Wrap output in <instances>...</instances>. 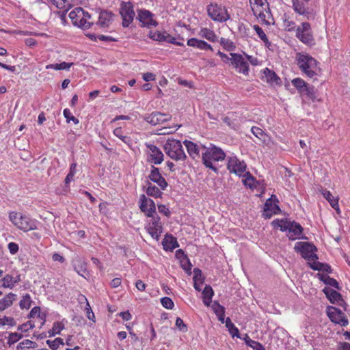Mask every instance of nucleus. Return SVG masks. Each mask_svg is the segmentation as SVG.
<instances>
[{"mask_svg":"<svg viewBox=\"0 0 350 350\" xmlns=\"http://www.w3.org/2000/svg\"><path fill=\"white\" fill-rule=\"evenodd\" d=\"M15 324V321L12 317L4 316L0 319V325L14 326Z\"/></svg>","mask_w":350,"mask_h":350,"instance_id":"57","label":"nucleus"},{"mask_svg":"<svg viewBox=\"0 0 350 350\" xmlns=\"http://www.w3.org/2000/svg\"><path fill=\"white\" fill-rule=\"evenodd\" d=\"M243 183L245 187H247L250 189H254L256 187V180L254 177H253L249 172H245L243 174Z\"/></svg>","mask_w":350,"mask_h":350,"instance_id":"41","label":"nucleus"},{"mask_svg":"<svg viewBox=\"0 0 350 350\" xmlns=\"http://www.w3.org/2000/svg\"><path fill=\"white\" fill-rule=\"evenodd\" d=\"M113 14L107 10H102L100 12L97 25L101 28H107L113 21Z\"/></svg>","mask_w":350,"mask_h":350,"instance_id":"24","label":"nucleus"},{"mask_svg":"<svg viewBox=\"0 0 350 350\" xmlns=\"http://www.w3.org/2000/svg\"><path fill=\"white\" fill-rule=\"evenodd\" d=\"M198 36L202 38H204L209 42H216L218 41V36L216 35L213 29L207 27H202L198 33Z\"/></svg>","mask_w":350,"mask_h":350,"instance_id":"30","label":"nucleus"},{"mask_svg":"<svg viewBox=\"0 0 350 350\" xmlns=\"http://www.w3.org/2000/svg\"><path fill=\"white\" fill-rule=\"evenodd\" d=\"M163 148L165 153L173 160L184 161L187 157L179 140L167 139Z\"/></svg>","mask_w":350,"mask_h":350,"instance_id":"8","label":"nucleus"},{"mask_svg":"<svg viewBox=\"0 0 350 350\" xmlns=\"http://www.w3.org/2000/svg\"><path fill=\"white\" fill-rule=\"evenodd\" d=\"M202 152V162L206 168L211 169L215 172L217 171V167L214 163L219 161H223L226 158V154L224 150L213 144H210L208 147L203 146Z\"/></svg>","mask_w":350,"mask_h":350,"instance_id":"2","label":"nucleus"},{"mask_svg":"<svg viewBox=\"0 0 350 350\" xmlns=\"http://www.w3.org/2000/svg\"><path fill=\"white\" fill-rule=\"evenodd\" d=\"M8 247L11 254H16L19 249L18 245L14 242L9 243Z\"/></svg>","mask_w":350,"mask_h":350,"instance_id":"64","label":"nucleus"},{"mask_svg":"<svg viewBox=\"0 0 350 350\" xmlns=\"http://www.w3.org/2000/svg\"><path fill=\"white\" fill-rule=\"evenodd\" d=\"M20 276L13 277L10 274H6L1 280L2 284L1 286L3 288H12L16 284L20 282Z\"/></svg>","mask_w":350,"mask_h":350,"instance_id":"34","label":"nucleus"},{"mask_svg":"<svg viewBox=\"0 0 350 350\" xmlns=\"http://www.w3.org/2000/svg\"><path fill=\"white\" fill-rule=\"evenodd\" d=\"M323 292L332 304H340V301H343L340 293L330 287L325 286Z\"/></svg>","mask_w":350,"mask_h":350,"instance_id":"29","label":"nucleus"},{"mask_svg":"<svg viewBox=\"0 0 350 350\" xmlns=\"http://www.w3.org/2000/svg\"><path fill=\"white\" fill-rule=\"evenodd\" d=\"M297 27V26L296 25V23L293 21H290L288 19H285L284 21V27L286 31H292L294 30L296 31Z\"/></svg>","mask_w":350,"mask_h":350,"instance_id":"56","label":"nucleus"},{"mask_svg":"<svg viewBox=\"0 0 350 350\" xmlns=\"http://www.w3.org/2000/svg\"><path fill=\"white\" fill-rule=\"evenodd\" d=\"M181 253L183 256L180 259V266L181 267L189 274H191V270L192 268V264L191 263L188 257L185 255L184 252L182 250H178L176 251V254Z\"/></svg>","mask_w":350,"mask_h":350,"instance_id":"37","label":"nucleus"},{"mask_svg":"<svg viewBox=\"0 0 350 350\" xmlns=\"http://www.w3.org/2000/svg\"><path fill=\"white\" fill-rule=\"evenodd\" d=\"M213 294L214 292L212 288L208 285H206L202 291V301L205 306H210Z\"/></svg>","mask_w":350,"mask_h":350,"instance_id":"39","label":"nucleus"},{"mask_svg":"<svg viewBox=\"0 0 350 350\" xmlns=\"http://www.w3.org/2000/svg\"><path fill=\"white\" fill-rule=\"evenodd\" d=\"M161 305L166 309H172L174 304L171 298L165 297L161 299Z\"/></svg>","mask_w":350,"mask_h":350,"instance_id":"59","label":"nucleus"},{"mask_svg":"<svg viewBox=\"0 0 350 350\" xmlns=\"http://www.w3.org/2000/svg\"><path fill=\"white\" fill-rule=\"evenodd\" d=\"M227 168L231 173L242 176L246 172L247 165L244 161L240 160L237 156L228 157Z\"/></svg>","mask_w":350,"mask_h":350,"instance_id":"14","label":"nucleus"},{"mask_svg":"<svg viewBox=\"0 0 350 350\" xmlns=\"http://www.w3.org/2000/svg\"><path fill=\"white\" fill-rule=\"evenodd\" d=\"M302 96H306L312 102H319L321 99H319L316 95V91L314 86H310L309 85L303 90L302 93H300Z\"/></svg>","mask_w":350,"mask_h":350,"instance_id":"40","label":"nucleus"},{"mask_svg":"<svg viewBox=\"0 0 350 350\" xmlns=\"http://www.w3.org/2000/svg\"><path fill=\"white\" fill-rule=\"evenodd\" d=\"M147 150V161L155 165L161 163L164 159V155L159 148L154 144H146Z\"/></svg>","mask_w":350,"mask_h":350,"instance_id":"16","label":"nucleus"},{"mask_svg":"<svg viewBox=\"0 0 350 350\" xmlns=\"http://www.w3.org/2000/svg\"><path fill=\"white\" fill-rule=\"evenodd\" d=\"M319 275V278L321 281H323L325 284L333 286L337 289H339V284L336 280L334 278H330L327 275L325 274H318Z\"/></svg>","mask_w":350,"mask_h":350,"instance_id":"42","label":"nucleus"},{"mask_svg":"<svg viewBox=\"0 0 350 350\" xmlns=\"http://www.w3.org/2000/svg\"><path fill=\"white\" fill-rule=\"evenodd\" d=\"M68 16L75 26L83 29H89L94 24L91 15L81 8L72 10Z\"/></svg>","mask_w":350,"mask_h":350,"instance_id":"6","label":"nucleus"},{"mask_svg":"<svg viewBox=\"0 0 350 350\" xmlns=\"http://www.w3.org/2000/svg\"><path fill=\"white\" fill-rule=\"evenodd\" d=\"M162 189L158 186H155L151 183H147V187L145 190L148 196L153 197L154 198H161L163 195Z\"/></svg>","mask_w":350,"mask_h":350,"instance_id":"33","label":"nucleus"},{"mask_svg":"<svg viewBox=\"0 0 350 350\" xmlns=\"http://www.w3.org/2000/svg\"><path fill=\"white\" fill-rule=\"evenodd\" d=\"M292 8L295 12L302 16L304 19L314 20L317 16L316 12L312 8L306 6V3L301 0H292Z\"/></svg>","mask_w":350,"mask_h":350,"instance_id":"13","label":"nucleus"},{"mask_svg":"<svg viewBox=\"0 0 350 350\" xmlns=\"http://www.w3.org/2000/svg\"><path fill=\"white\" fill-rule=\"evenodd\" d=\"M63 114L65 118L66 119L67 122H70V121H72L75 124H77L79 122V120L72 115V113L69 109L66 108L64 109Z\"/></svg>","mask_w":350,"mask_h":350,"instance_id":"55","label":"nucleus"},{"mask_svg":"<svg viewBox=\"0 0 350 350\" xmlns=\"http://www.w3.org/2000/svg\"><path fill=\"white\" fill-rule=\"evenodd\" d=\"M148 178L153 183L157 184L162 190H165L168 185L167 181L160 173L159 168L154 165L151 166V170L148 175Z\"/></svg>","mask_w":350,"mask_h":350,"instance_id":"19","label":"nucleus"},{"mask_svg":"<svg viewBox=\"0 0 350 350\" xmlns=\"http://www.w3.org/2000/svg\"><path fill=\"white\" fill-rule=\"evenodd\" d=\"M139 208L146 217H151L157 213L154 202L145 194H142L139 196Z\"/></svg>","mask_w":350,"mask_h":350,"instance_id":"15","label":"nucleus"},{"mask_svg":"<svg viewBox=\"0 0 350 350\" xmlns=\"http://www.w3.org/2000/svg\"><path fill=\"white\" fill-rule=\"evenodd\" d=\"M36 345V343L35 342L29 339H25L18 344V348L21 349L35 348Z\"/></svg>","mask_w":350,"mask_h":350,"instance_id":"54","label":"nucleus"},{"mask_svg":"<svg viewBox=\"0 0 350 350\" xmlns=\"http://www.w3.org/2000/svg\"><path fill=\"white\" fill-rule=\"evenodd\" d=\"M254 29L255 30L256 33L260 38V39L263 41V42L265 44L266 46H269L270 42L269 41V39L267 36H266L265 33L264 32L263 29L259 27L257 25H254L253 27Z\"/></svg>","mask_w":350,"mask_h":350,"instance_id":"48","label":"nucleus"},{"mask_svg":"<svg viewBox=\"0 0 350 350\" xmlns=\"http://www.w3.org/2000/svg\"><path fill=\"white\" fill-rule=\"evenodd\" d=\"M212 308L214 311V312L217 314H219V313L225 314V309L224 308L221 306L217 301H214L212 305Z\"/></svg>","mask_w":350,"mask_h":350,"instance_id":"63","label":"nucleus"},{"mask_svg":"<svg viewBox=\"0 0 350 350\" xmlns=\"http://www.w3.org/2000/svg\"><path fill=\"white\" fill-rule=\"evenodd\" d=\"M120 14L122 18V26L127 27L133 22L135 12L131 3H123L120 8Z\"/></svg>","mask_w":350,"mask_h":350,"instance_id":"18","label":"nucleus"},{"mask_svg":"<svg viewBox=\"0 0 350 350\" xmlns=\"http://www.w3.org/2000/svg\"><path fill=\"white\" fill-rule=\"evenodd\" d=\"M193 273V286L196 291H200L204 282V278L200 269L195 268Z\"/></svg>","mask_w":350,"mask_h":350,"instance_id":"35","label":"nucleus"},{"mask_svg":"<svg viewBox=\"0 0 350 350\" xmlns=\"http://www.w3.org/2000/svg\"><path fill=\"white\" fill-rule=\"evenodd\" d=\"M16 295L10 293L0 299V311H3L11 306L13 304Z\"/></svg>","mask_w":350,"mask_h":350,"instance_id":"36","label":"nucleus"},{"mask_svg":"<svg viewBox=\"0 0 350 350\" xmlns=\"http://www.w3.org/2000/svg\"><path fill=\"white\" fill-rule=\"evenodd\" d=\"M278 202L276 196L272 195L271 197L267 200L265 204L264 215L266 217H271L273 214H278L280 211L279 206L275 202Z\"/></svg>","mask_w":350,"mask_h":350,"instance_id":"23","label":"nucleus"},{"mask_svg":"<svg viewBox=\"0 0 350 350\" xmlns=\"http://www.w3.org/2000/svg\"><path fill=\"white\" fill-rule=\"evenodd\" d=\"M163 33H164V31H163V32H161L159 31H157L154 32L150 31L149 33V37L151 39H152L153 40L163 42V40H164Z\"/></svg>","mask_w":350,"mask_h":350,"instance_id":"58","label":"nucleus"},{"mask_svg":"<svg viewBox=\"0 0 350 350\" xmlns=\"http://www.w3.org/2000/svg\"><path fill=\"white\" fill-rule=\"evenodd\" d=\"M74 269L79 275L86 278L89 276L87 262L81 258H77L73 261Z\"/></svg>","mask_w":350,"mask_h":350,"instance_id":"26","label":"nucleus"},{"mask_svg":"<svg viewBox=\"0 0 350 350\" xmlns=\"http://www.w3.org/2000/svg\"><path fill=\"white\" fill-rule=\"evenodd\" d=\"M323 197L328 201L330 206L336 210L338 214L340 213V209L338 204L339 198L338 197L335 198L332 196L331 192L327 189H323L321 191Z\"/></svg>","mask_w":350,"mask_h":350,"instance_id":"31","label":"nucleus"},{"mask_svg":"<svg viewBox=\"0 0 350 350\" xmlns=\"http://www.w3.org/2000/svg\"><path fill=\"white\" fill-rule=\"evenodd\" d=\"M230 65L239 74L248 76L250 72L249 64L244 55L237 53H230Z\"/></svg>","mask_w":350,"mask_h":350,"instance_id":"11","label":"nucleus"},{"mask_svg":"<svg viewBox=\"0 0 350 350\" xmlns=\"http://www.w3.org/2000/svg\"><path fill=\"white\" fill-rule=\"evenodd\" d=\"M254 16L262 23L270 25L273 18L267 0H249Z\"/></svg>","mask_w":350,"mask_h":350,"instance_id":"4","label":"nucleus"},{"mask_svg":"<svg viewBox=\"0 0 350 350\" xmlns=\"http://www.w3.org/2000/svg\"><path fill=\"white\" fill-rule=\"evenodd\" d=\"M64 323L62 321L55 322L53 325L51 330L49 331V336H54L57 334H59L61 331L64 329Z\"/></svg>","mask_w":350,"mask_h":350,"instance_id":"46","label":"nucleus"},{"mask_svg":"<svg viewBox=\"0 0 350 350\" xmlns=\"http://www.w3.org/2000/svg\"><path fill=\"white\" fill-rule=\"evenodd\" d=\"M77 163H73L70 165L69 172L66 176L65 184L68 185L72 180L77 172Z\"/></svg>","mask_w":350,"mask_h":350,"instance_id":"49","label":"nucleus"},{"mask_svg":"<svg viewBox=\"0 0 350 350\" xmlns=\"http://www.w3.org/2000/svg\"><path fill=\"white\" fill-rule=\"evenodd\" d=\"M148 217L145 228L152 239L159 241L163 230L161 218L157 213Z\"/></svg>","mask_w":350,"mask_h":350,"instance_id":"12","label":"nucleus"},{"mask_svg":"<svg viewBox=\"0 0 350 350\" xmlns=\"http://www.w3.org/2000/svg\"><path fill=\"white\" fill-rule=\"evenodd\" d=\"M219 43L223 46V48L228 51H232L235 48L233 42L229 39L221 38Z\"/></svg>","mask_w":350,"mask_h":350,"instance_id":"50","label":"nucleus"},{"mask_svg":"<svg viewBox=\"0 0 350 350\" xmlns=\"http://www.w3.org/2000/svg\"><path fill=\"white\" fill-rule=\"evenodd\" d=\"M36 317H38V318H40L41 320H43L44 321V319H45V316L44 315H42L40 314V308L39 306H35L33 307L29 315H28V317L29 319H32V318H35Z\"/></svg>","mask_w":350,"mask_h":350,"instance_id":"53","label":"nucleus"},{"mask_svg":"<svg viewBox=\"0 0 350 350\" xmlns=\"http://www.w3.org/2000/svg\"><path fill=\"white\" fill-rule=\"evenodd\" d=\"M223 122L232 129L239 128L241 124V116L237 112H231L223 118Z\"/></svg>","mask_w":350,"mask_h":350,"instance_id":"25","label":"nucleus"},{"mask_svg":"<svg viewBox=\"0 0 350 350\" xmlns=\"http://www.w3.org/2000/svg\"><path fill=\"white\" fill-rule=\"evenodd\" d=\"M187 44L189 46L198 49L202 51H213L211 44L204 40H199L196 38H191L187 40Z\"/></svg>","mask_w":350,"mask_h":350,"instance_id":"27","label":"nucleus"},{"mask_svg":"<svg viewBox=\"0 0 350 350\" xmlns=\"http://www.w3.org/2000/svg\"><path fill=\"white\" fill-rule=\"evenodd\" d=\"M264 73L266 75L268 82H277L280 79L275 72L267 68L264 70Z\"/></svg>","mask_w":350,"mask_h":350,"instance_id":"51","label":"nucleus"},{"mask_svg":"<svg viewBox=\"0 0 350 350\" xmlns=\"http://www.w3.org/2000/svg\"><path fill=\"white\" fill-rule=\"evenodd\" d=\"M243 340L248 347H252L254 350H259L262 346L259 342L252 340L247 334H245Z\"/></svg>","mask_w":350,"mask_h":350,"instance_id":"47","label":"nucleus"},{"mask_svg":"<svg viewBox=\"0 0 350 350\" xmlns=\"http://www.w3.org/2000/svg\"><path fill=\"white\" fill-rule=\"evenodd\" d=\"M46 343L53 350L57 349L60 345H64V344L63 339L61 338H56L53 340H48Z\"/></svg>","mask_w":350,"mask_h":350,"instance_id":"52","label":"nucleus"},{"mask_svg":"<svg viewBox=\"0 0 350 350\" xmlns=\"http://www.w3.org/2000/svg\"><path fill=\"white\" fill-rule=\"evenodd\" d=\"M73 63L62 62L59 64H51L46 66V69H54L56 70H68Z\"/></svg>","mask_w":350,"mask_h":350,"instance_id":"44","label":"nucleus"},{"mask_svg":"<svg viewBox=\"0 0 350 350\" xmlns=\"http://www.w3.org/2000/svg\"><path fill=\"white\" fill-rule=\"evenodd\" d=\"M176 326L179 329L180 331L186 332L187 331V326L184 323L183 320L180 318L177 317L176 319Z\"/></svg>","mask_w":350,"mask_h":350,"instance_id":"61","label":"nucleus"},{"mask_svg":"<svg viewBox=\"0 0 350 350\" xmlns=\"http://www.w3.org/2000/svg\"><path fill=\"white\" fill-rule=\"evenodd\" d=\"M294 249L300 253L302 258L307 260L310 267L316 271H321L324 266L323 263L317 261L318 257L315 254L317 247L309 242H297Z\"/></svg>","mask_w":350,"mask_h":350,"instance_id":"1","label":"nucleus"},{"mask_svg":"<svg viewBox=\"0 0 350 350\" xmlns=\"http://www.w3.org/2000/svg\"><path fill=\"white\" fill-rule=\"evenodd\" d=\"M292 85L297 90L298 92L302 93L303 90L308 85L304 79L299 77L293 79L291 81Z\"/></svg>","mask_w":350,"mask_h":350,"instance_id":"43","label":"nucleus"},{"mask_svg":"<svg viewBox=\"0 0 350 350\" xmlns=\"http://www.w3.org/2000/svg\"><path fill=\"white\" fill-rule=\"evenodd\" d=\"M22 338H23V335L21 334L16 333V332L10 333L8 336V342L10 344H14V343L18 342Z\"/></svg>","mask_w":350,"mask_h":350,"instance_id":"60","label":"nucleus"},{"mask_svg":"<svg viewBox=\"0 0 350 350\" xmlns=\"http://www.w3.org/2000/svg\"><path fill=\"white\" fill-rule=\"evenodd\" d=\"M34 327V324L31 321H27L25 323H23L18 327V330L21 331L22 332H27L29 329H33Z\"/></svg>","mask_w":350,"mask_h":350,"instance_id":"62","label":"nucleus"},{"mask_svg":"<svg viewBox=\"0 0 350 350\" xmlns=\"http://www.w3.org/2000/svg\"><path fill=\"white\" fill-rule=\"evenodd\" d=\"M207 14L214 21L223 23L230 18L227 9L217 3H211L207 6Z\"/></svg>","mask_w":350,"mask_h":350,"instance_id":"10","label":"nucleus"},{"mask_svg":"<svg viewBox=\"0 0 350 350\" xmlns=\"http://www.w3.org/2000/svg\"><path fill=\"white\" fill-rule=\"evenodd\" d=\"M327 316L331 321L341 326L346 327L349 323L345 314L336 307L328 308Z\"/></svg>","mask_w":350,"mask_h":350,"instance_id":"17","label":"nucleus"},{"mask_svg":"<svg viewBox=\"0 0 350 350\" xmlns=\"http://www.w3.org/2000/svg\"><path fill=\"white\" fill-rule=\"evenodd\" d=\"M32 302L33 301L31 295L28 293H26L25 295H23L19 302V306L21 309L28 310L31 306Z\"/></svg>","mask_w":350,"mask_h":350,"instance_id":"45","label":"nucleus"},{"mask_svg":"<svg viewBox=\"0 0 350 350\" xmlns=\"http://www.w3.org/2000/svg\"><path fill=\"white\" fill-rule=\"evenodd\" d=\"M271 224L275 228H280L283 232L287 231V236L290 240L294 241L301 237L304 229L299 223L287 219H275Z\"/></svg>","mask_w":350,"mask_h":350,"instance_id":"5","label":"nucleus"},{"mask_svg":"<svg viewBox=\"0 0 350 350\" xmlns=\"http://www.w3.org/2000/svg\"><path fill=\"white\" fill-rule=\"evenodd\" d=\"M296 61L300 70L309 78H314L320 71L319 62L308 54L297 53Z\"/></svg>","mask_w":350,"mask_h":350,"instance_id":"3","label":"nucleus"},{"mask_svg":"<svg viewBox=\"0 0 350 350\" xmlns=\"http://www.w3.org/2000/svg\"><path fill=\"white\" fill-rule=\"evenodd\" d=\"M251 132L264 144L268 146L270 144H274L273 142L271 140V137H269V135L267 133H265L262 129L257 126H252L251 129Z\"/></svg>","mask_w":350,"mask_h":350,"instance_id":"28","label":"nucleus"},{"mask_svg":"<svg viewBox=\"0 0 350 350\" xmlns=\"http://www.w3.org/2000/svg\"><path fill=\"white\" fill-rule=\"evenodd\" d=\"M170 119V116L169 115L158 111H154L144 118L147 122L154 126L165 122Z\"/></svg>","mask_w":350,"mask_h":350,"instance_id":"22","label":"nucleus"},{"mask_svg":"<svg viewBox=\"0 0 350 350\" xmlns=\"http://www.w3.org/2000/svg\"><path fill=\"white\" fill-rule=\"evenodd\" d=\"M49 3L59 9L68 10L72 5L73 0H47Z\"/></svg>","mask_w":350,"mask_h":350,"instance_id":"38","label":"nucleus"},{"mask_svg":"<svg viewBox=\"0 0 350 350\" xmlns=\"http://www.w3.org/2000/svg\"><path fill=\"white\" fill-rule=\"evenodd\" d=\"M163 249L165 251H172L178 247V243L176 238L172 235L166 234L162 241Z\"/></svg>","mask_w":350,"mask_h":350,"instance_id":"32","label":"nucleus"},{"mask_svg":"<svg viewBox=\"0 0 350 350\" xmlns=\"http://www.w3.org/2000/svg\"><path fill=\"white\" fill-rule=\"evenodd\" d=\"M183 144L187 148L189 155L193 159H198L200 157L202 158V153H200V152L202 150H203L204 145L198 144L193 142L187 139L183 142Z\"/></svg>","mask_w":350,"mask_h":350,"instance_id":"20","label":"nucleus"},{"mask_svg":"<svg viewBox=\"0 0 350 350\" xmlns=\"http://www.w3.org/2000/svg\"><path fill=\"white\" fill-rule=\"evenodd\" d=\"M295 36L300 42L309 47L316 44L311 25L308 22H302L297 27Z\"/></svg>","mask_w":350,"mask_h":350,"instance_id":"9","label":"nucleus"},{"mask_svg":"<svg viewBox=\"0 0 350 350\" xmlns=\"http://www.w3.org/2000/svg\"><path fill=\"white\" fill-rule=\"evenodd\" d=\"M137 18L142 23V27H156L158 25V23L153 18V14L150 11L146 10H139L138 12Z\"/></svg>","mask_w":350,"mask_h":350,"instance_id":"21","label":"nucleus"},{"mask_svg":"<svg viewBox=\"0 0 350 350\" xmlns=\"http://www.w3.org/2000/svg\"><path fill=\"white\" fill-rule=\"evenodd\" d=\"M9 219L15 226L24 232L36 229L35 220L20 213L10 212Z\"/></svg>","mask_w":350,"mask_h":350,"instance_id":"7","label":"nucleus"}]
</instances>
